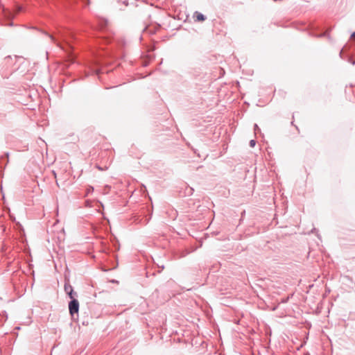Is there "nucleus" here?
I'll return each instance as SVG.
<instances>
[{
  "mask_svg": "<svg viewBox=\"0 0 355 355\" xmlns=\"http://www.w3.org/2000/svg\"><path fill=\"white\" fill-rule=\"evenodd\" d=\"M69 313L73 318H74L75 315L78 314L79 311V302L77 299H73L69 303Z\"/></svg>",
  "mask_w": 355,
  "mask_h": 355,
  "instance_id": "obj_1",
  "label": "nucleus"
},
{
  "mask_svg": "<svg viewBox=\"0 0 355 355\" xmlns=\"http://www.w3.org/2000/svg\"><path fill=\"white\" fill-rule=\"evenodd\" d=\"M193 17L196 19V21H203L206 19V17L198 11L194 12Z\"/></svg>",
  "mask_w": 355,
  "mask_h": 355,
  "instance_id": "obj_2",
  "label": "nucleus"
},
{
  "mask_svg": "<svg viewBox=\"0 0 355 355\" xmlns=\"http://www.w3.org/2000/svg\"><path fill=\"white\" fill-rule=\"evenodd\" d=\"M16 60V56L12 57L10 55L6 56L4 59V62L7 65H11L13 62Z\"/></svg>",
  "mask_w": 355,
  "mask_h": 355,
  "instance_id": "obj_3",
  "label": "nucleus"
},
{
  "mask_svg": "<svg viewBox=\"0 0 355 355\" xmlns=\"http://www.w3.org/2000/svg\"><path fill=\"white\" fill-rule=\"evenodd\" d=\"M71 300H73V299H77L78 297V293L73 291V289H71L69 291V293H67Z\"/></svg>",
  "mask_w": 355,
  "mask_h": 355,
  "instance_id": "obj_4",
  "label": "nucleus"
},
{
  "mask_svg": "<svg viewBox=\"0 0 355 355\" xmlns=\"http://www.w3.org/2000/svg\"><path fill=\"white\" fill-rule=\"evenodd\" d=\"M47 35L50 37L53 42L55 43L58 46H60V44L58 42V40L53 35L47 34Z\"/></svg>",
  "mask_w": 355,
  "mask_h": 355,
  "instance_id": "obj_5",
  "label": "nucleus"
},
{
  "mask_svg": "<svg viewBox=\"0 0 355 355\" xmlns=\"http://www.w3.org/2000/svg\"><path fill=\"white\" fill-rule=\"evenodd\" d=\"M71 289H73V287L70 284H64V291L67 293H69V291H71Z\"/></svg>",
  "mask_w": 355,
  "mask_h": 355,
  "instance_id": "obj_6",
  "label": "nucleus"
},
{
  "mask_svg": "<svg viewBox=\"0 0 355 355\" xmlns=\"http://www.w3.org/2000/svg\"><path fill=\"white\" fill-rule=\"evenodd\" d=\"M94 191V188L92 187H89L87 189V191H86V196L89 195L90 193L93 192Z\"/></svg>",
  "mask_w": 355,
  "mask_h": 355,
  "instance_id": "obj_7",
  "label": "nucleus"
},
{
  "mask_svg": "<svg viewBox=\"0 0 355 355\" xmlns=\"http://www.w3.org/2000/svg\"><path fill=\"white\" fill-rule=\"evenodd\" d=\"M255 145H256V141H255V140L252 139V140H250V147L253 148V147H254V146H255Z\"/></svg>",
  "mask_w": 355,
  "mask_h": 355,
  "instance_id": "obj_8",
  "label": "nucleus"
},
{
  "mask_svg": "<svg viewBox=\"0 0 355 355\" xmlns=\"http://www.w3.org/2000/svg\"><path fill=\"white\" fill-rule=\"evenodd\" d=\"M85 205H86L87 207H92V202H91V201H89V200H86V201H85Z\"/></svg>",
  "mask_w": 355,
  "mask_h": 355,
  "instance_id": "obj_9",
  "label": "nucleus"
},
{
  "mask_svg": "<svg viewBox=\"0 0 355 355\" xmlns=\"http://www.w3.org/2000/svg\"><path fill=\"white\" fill-rule=\"evenodd\" d=\"M254 131H255V133H257V131H260V129L257 124L254 125Z\"/></svg>",
  "mask_w": 355,
  "mask_h": 355,
  "instance_id": "obj_10",
  "label": "nucleus"
},
{
  "mask_svg": "<svg viewBox=\"0 0 355 355\" xmlns=\"http://www.w3.org/2000/svg\"><path fill=\"white\" fill-rule=\"evenodd\" d=\"M83 1L85 3V6H89L90 3L89 0H83Z\"/></svg>",
  "mask_w": 355,
  "mask_h": 355,
  "instance_id": "obj_11",
  "label": "nucleus"
},
{
  "mask_svg": "<svg viewBox=\"0 0 355 355\" xmlns=\"http://www.w3.org/2000/svg\"><path fill=\"white\" fill-rule=\"evenodd\" d=\"M350 37H351L352 39L355 38V32H354V33L351 35Z\"/></svg>",
  "mask_w": 355,
  "mask_h": 355,
  "instance_id": "obj_12",
  "label": "nucleus"
},
{
  "mask_svg": "<svg viewBox=\"0 0 355 355\" xmlns=\"http://www.w3.org/2000/svg\"><path fill=\"white\" fill-rule=\"evenodd\" d=\"M351 62L352 64H355V60H352Z\"/></svg>",
  "mask_w": 355,
  "mask_h": 355,
  "instance_id": "obj_13",
  "label": "nucleus"
}]
</instances>
